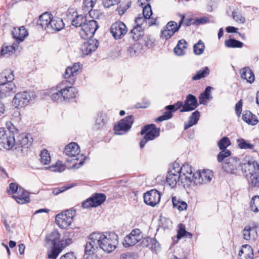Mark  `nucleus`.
Instances as JSON below:
<instances>
[{
    "instance_id": "1",
    "label": "nucleus",
    "mask_w": 259,
    "mask_h": 259,
    "mask_svg": "<svg viewBox=\"0 0 259 259\" xmlns=\"http://www.w3.org/2000/svg\"><path fill=\"white\" fill-rule=\"evenodd\" d=\"M118 243V235L113 232L103 234L99 232H94L90 234L87 242L84 253L91 255L94 253L95 251L100 247L104 252L110 253L114 251Z\"/></svg>"
},
{
    "instance_id": "2",
    "label": "nucleus",
    "mask_w": 259,
    "mask_h": 259,
    "mask_svg": "<svg viewBox=\"0 0 259 259\" xmlns=\"http://www.w3.org/2000/svg\"><path fill=\"white\" fill-rule=\"evenodd\" d=\"M80 147H65L64 153L70 157L67 159L66 163L58 161L55 165L51 166L49 168L53 171L61 172L65 167L68 169H77L84 163V157L80 154Z\"/></svg>"
},
{
    "instance_id": "3",
    "label": "nucleus",
    "mask_w": 259,
    "mask_h": 259,
    "mask_svg": "<svg viewBox=\"0 0 259 259\" xmlns=\"http://www.w3.org/2000/svg\"><path fill=\"white\" fill-rule=\"evenodd\" d=\"M45 239L48 246L47 254L50 259H56L63 249L71 242L70 239H61V235L57 230L48 234Z\"/></svg>"
},
{
    "instance_id": "4",
    "label": "nucleus",
    "mask_w": 259,
    "mask_h": 259,
    "mask_svg": "<svg viewBox=\"0 0 259 259\" xmlns=\"http://www.w3.org/2000/svg\"><path fill=\"white\" fill-rule=\"evenodd\" d=\"M37 24L49 32L59 31L64 27L62 19L58 17L54 18L49 12L43 13L39 16Z\"/></svg>"
},
{
    "instance_id": "5",
    "label": "nucleus",
    "mask_w": 259,
    "mask_h": 259,
    "mask_svg": "<svg viewBox=\"0 0 259 259\" xmlns=\"http://www.w3.org/2000/svg\"><path fill=\"white\" fill-rule=\"evenodd\" d=\"M160 129L157 127L154 124H149L144 126L141 131V134L144 135V137L139 143L140 146H145L148 141L153 140L160 135Z\"/></svg>"
},
{
    "instance_id": "6",
    "label": "nucleus",
    "mask_w": 259,
    "mask_h": 259,
    "mask_svg": "<svg viewBox=\"0 0 259 259\" xmlns=\"http://www.w3.org/2000/svg\"><path fill=\"white\" fill-rule=\"evenodd\" d=\"M75 213V211L71 209L62 211L56 216V223L60 228L66 229L71 224Z\"/></svg>"
},
{
    "instance_id": "7",
    "label": "nucleus",
    "mask_w": 259,
    "mask_h": 259,
    "mask_svg": "<svg viewBox=\"0 0 259 259\" xmlns=\"http://www.w3.org/2000/svg\"><path fill=\"white\" fill-rule=\"evenodd\" d=\"M134 120L133 115H128L120 120L114 126L115 134L122 135L126 134L131 129Z\"/></svg>"
},
{
    "instance_id": "8",
    "label": "nucleus",
    "mask_w": 259,
    "mask_h": 259,
    "mask_svg": "<svg viewBox=\"0 0 259 259\" xmlns=\"http://www.w3.org/2000/svg\"><path fill=\"white\" fill-rule=\"evenodd\" d=\"M241 161L237 157H229L222 163V168L228 174L240 175Z\"/></svg>"
},
{
    "instance_id": "9",
    "label": "nucleus",
    "mask_w": 259,
    "mask_h": 259,
    "mask_svg": "<svg viewBox=\"0 0 259 259\" xmlns=\"http://www.w3.org/2000/svg\"><path fill=\"white\" fill-rule=\"evenodd\" d=\"M177 168L178 169L176 170V168L174 167L173 170L178 172L180 176L181 183L188 184L189 183L193 182L195 174L192 173V167L190 164L185 163L180 169L179 167Z\"/></svg>"
},
{
    "instance_id": "10",
    "label": "nucleus",
    "mask_w": 259,
    "mask_h": 259,
    "mask_svg": "<svg viewBox=\"0 0 259 259\" xmlns=\"http://www.w3.org/2000/svg\"><path fill=\"white\" fill-rule=\"evenodd\" d=\"M259 171V164L252 159L245 158L241 161L240 175H246L248 176L250 174Z\"/></svg>"
},
{
    "instance_id": "11",
    "label": "nucleus",
    "mask_w": 259,
    "mask_h": 259,
    "mask_svg": "<svg viewBox=\"0 0 259 259\" xmlns=\"http://www.w3.org/2000/svg\"><path fill=\"white\" fill-rule=\"evenodd\" d=\"M99 26L96 21L92 19L88 20L83 25L82 28H81L79 34L81 37L84 39H88L91 38L98 28Z\"/></svg>"
},
{
    "instance_id": "12",
    "label": "nucleus",
    "mask_w": 259,
    "mask_h": 259,
    "mask_svg": "<svg viewBox=\"0 0 259 259\" xmlns=\"http://www.w3.org/2000/svg\"><path fill=\"white\" fill-rule=\"evenodd\" d=\"M33 94V93L26 91L17 93L13 100L15 107L20 108L28 105L32 99Z\"/></svg>"
},
{
    "instance_id": "13",
    "label": "nucleus",
    "mask_w": 259,
    "mask_h": 259,
    "mask_svg": "<svg viewBox=\"0 0 259 259\" xmlns=\"http://www.w3.org/2000/svg\"><path fill=\"white\" fill-rule=\"evenodd\" d=\"M184 106L183 102L182 101H179L173 105H167L165 107V111L163 114L161 116H159L155 119L156 122H161L164 120H168L171 118L172 116V112H175L178 110H180Z\"/></svg>"
},
{
    "instance_id": "14",
    "label": "nucleus",
    "mask_w": 259,
    "mask_h": 259,
    "mask_svg": "<svg viewBox=\"0 0 259 259\" xmlns=\"http://www.w3.org/2000/svg\"><path fill=\"white\" fill-rule=\"evenodd\" d=\"M110 32L115 39L122 38L127 32V28L121 21L113 23L110 27Z\"/></svg>"
},
{
    "instance_id": "15",
    "label": "nucleus",
    "mask_w": 259,
    "mask_h": 259,
    "mask_svg": "<svg viewBox=\"0 0 259 259\" xmlns=\"http://www.w3.org/2000/svg\"><path fill=\"white\" fill-rule=\"evenodd\" d=\"M143 234L139 229H133L130 234L124 237L123 245L125 247L133 246L143 238Z\"/></svg>"
},
{
    "instance_id": "16",
    "label": "nucleus",
    "mask_w": 259,
    "mask_h": 259,
    "mask_svg": "<svg viewBox=\"0 0 259 259\" xmlns=\"http://www.w3.org/2000/svg\"><path fill=\"white\" fill-rule=\"evenodd\" d=\"M160 198L161 195L160 193L155 189L147 192L144 195L145 203L153 207L159 203Z\"/></svg>"
},
{
    "instance_id": "17",
    "label": "nucleus",
    "mask_w": 259,
    "mask_h": 259,
    "mask_svg": "<svg viewBox=\"0 0 259 259\" xmlns=\"http://www.w3.org/2000/svg\"><path fill=\"white\" fill-rule=\"evenodd\" d=\"M69 80L64 79L61 82L63 87L62 93L64 101L74 98L78 94L76 89L71 87V85L69 83Z\"/></svg>"
},
{
    "instance_id": "18",
    "label": "nucleus",
    "mask_w": 259,
    "mask_h": 259,
    "mask_svg": "<svg viewBox=\"0 0 259 259\" xmlns=\"http://www.w3.org/2000/svg\"><path fill=\"white\" fill-rule=\"evenodd\" d=\"M193 182L196 185H200L206 183L211 180L213 176L212 172L210 170L204 169L195 173Z\"/></svg>"
},
{
    "instance_id": "19",
    "label": "nucleus",
    "mask_w": 259,
    "mask_h": 259,
    "mask_svg": "<svg viewBox=\"0 0 259 259\" xmlns=\"http://www.w3.org/2000/svg\"><path fill=\"white\" fill-rule=\"evenodd\" d=\"M15 138L12 131H6L0 127V144L7 146H14Z\"/></svg>"
},
{
    "instance_id": "20",
    "label": "nucleus",
    "mask_w": 259,
    "mask_h": 259,
    "mask_svg": "<svg viewBox=\"0 0 259 259\" xmlns=\"http://www.w3.org/2000/svg\"><path fill=\"white\" fill-rule=\"evenodd\" d=\"M184 106L180 110V112H189L195 110L198 104L196 97L192 94L187 96L183 103Z\"/></svg>"
},
{
    "instance_id": "21",
    "label": "nucleus",
    "mask_w": 259,
    "mask_h": 259,
    "mask_svg": "<svg viewBox=\"0 0 259 259\" xmlns=\"http://www.w3.org/2000/svg\"><path fill=\"white\" fill-rule=\"evenodd\" d=\"M16 87L12 81H6L0 84V99L16 92Z\"/></svg>"
},
{
    "instance_id": "22",
    "label": "nucleus",
    "mask_w": 259,
    "mask_h": 259,
    "mask_svg": "<svg viewBox=\"0 0 259 259\" xmlns=\"http://www.w3.org/2000/svg\"><path fill=\"white\" fill-rule=\"evenodd\" d=\"M80 68L79 63H75L72 67H68L63 76L65 79L69 80V83L72 85L75 82V76Z\"/></svg>"
},
{
    "instance_id": "23",
    "label": "nucleus",
    "mask_w": 259,
    "mask_h": 259,
    "mask_svg": "<svg viewBox=\"0 0 259 259\" xmlns=\"http://www.w3.org/2000/svg\"><path fill=\"white\" fill-rule=\"evenodd\" d=\"M99 41L97 39H90L84 41L81 46L80 49L82 54L88 55L95 52L98 47Z\"/></svg>"
},
{
    "instance_id": "24",
    "label": "nucleus",
    "mask_w": 259,
    "mask_h": 259,
    "mask_svg": "<svg viewBox=\"0 0 259 259\" xmlns=\"http://www.w3.org/2000/svg\"><path fill=\"white\" fill-rule=\"evenodd\" d=\"M13 37L18 44L22 42L24 38L28 36V33L24 26L14 27L12 31Z\"/></svg>"
},
{
    "instance_id": "25",
    "label": "nucleus",
    "mask_w": 259,
    "mask_h": 259,
    "mask_svg": "<svg viewBox=\"0 0 259 259\" xmlns=\"http://www.w3.org/2000/svg\"><path fill=\"white\" fill-rule=\"evenodd\" d=\"M32 138L31 135L23 133L17 136L15 139V144L17 146H30L32 144Z\"/></svg>"
},
{
    "instance_id": "26",
    "label": "nucleus",
    "mask_w": 259,
    "mask_h": 259,
    "mask_svg": "<svg viewBox=\"0 0 259 259\" xmlns=\"http://www.w3.org/2000/svg\"><path fill=\"white\" fill-rule=\"evenodd\" d=\"M13 197L19 204H24L30 201L28 192L24 189L20 187L19 189L18 193H16L15 195H13Z\"/></svg>"
},
{
    "instance_id": "27",
    "label": "nucleus",
    "mask_w": 259,
    "mask_h": 259,
    "mask_svg": "<svg viewBox=\"0 0 259 259\" xmlns=\"http://www.w3.org/2000/svg\"><path fill=\"white\" fill-rule=\"evenodd\" d=\"M108 120V118L106 114L103 113L98 114L94 124L95 128L97 130L103 129L106 126Z\"/></svg>"
},
{
    "instance_id": "28",
    "label": "nucleus",
    "mask_w": 259,
    "mask_h": 259,
    "mask_svg": "<svg viewBox=\"0 0 259 259\" xmlns=\"http://www.w3.org/2000/svg\"><path fill=\"white\" fill-rule=\"evenodd\" d=\"M240 76L242 79L246 80L247 82L251 83L254 81V75L249 67H245L240 70Z\"/></svg>"
},
{
    "instance_id": "29",
    "label": "nucleus",
    "mask_w": 259,
    "mask_h": 259,
    "mask_svg": "<svg viewBox=\"0 0 259 259\" xmlns=\"http://www.w3.org/2000/svg\"><path fill=\"white\" fill-rule=\"evenodd\" d=\"M242 119L248 124L252 125H256L258 122L257 117L248 110H245L243 112Z\"/></svg>"
},
{
    "instance_id": "30",
    "label": "nucleus",
    "mask_w": 259,
    "mask_h": 259,
    "mask_svg": "<svg viewBox=\"0 0 259 259\" xmlns=\"http://www.w3.org/2000/svg\"><path fill=\"white\" fill-rule=\"evenodd\" d=\"M181 181L180 176L178 172L172 170L168 172L166 176V182L172 188L175 187L177 183Z\"/></svg>"
},
{
    "instance_id": "31",
    "label": "nucleus",
    "mask_w": 259,
    "mask_h": 259,
    "mask_svg": "<svg viewBox=\"0 0 259 259\" xmlns=\"http://www.w3.org/2000/svg\"><path fill=\"white\" fill-rule=\"evenodd\" d=\"M200 116V113L198 110H196L192 113L191 116L189 118L188 123H185L184 124V130H186L195 125L197 123Z\"/></svg>"
},
{
    "instance_id": "32",
    "label": "nucleus",
    "mask_w": 259,
    "mask_h": 259,
    "mask_svg": "<svg viewBox=\"0 0 259 259\" xmlns=\"http://www.w3.org/2000/svg\"><path fill=\"white\" fill-rule=\"evenodd\" d=\"M62 84L61 82L56 85L54 92L51 96L52 99L56 102H62L64 101L62 93Z\"/></svg>"
},
{
    "instance_id": "33",
    "label": "nucleus",
    "mask_w": 259,
    "mask_h": 259,
    "mask_svg": "<svg viewBox=\"0 0 259 259\" xmlns=\"http://www.w3.org/2000/svg\"><path fill=\"white\" fill-rule=\"evenodd\" d=\"M187 48V41L185 39H182L178 41L177 45L174 49V51L177 56H183L185 54V50Z\"/></svg>"
},
{
    "instance_id": "34",
    "label": "nucleus",
    "mask_w": 259,
    "mask_h": 259,
    "mask_svg": "<svg viewBox=\"0 0 259 259\" xmlns=\"http://www.w3.org/2000/svg\"><path fill=\"white\" fill-rule=\"evenodd\" d=\"M142 50V45L139 42H135L130 46L127 51L130 56H136L141 53Z\"/></svg>"
},
{
    "instance_id": "35",
    "label": "nucleus",
    "mask_w": 259,
    "mask_h": 259,
    "mask_svg": "<svg viewBox=\"0 0 259 259\" xmlns=\"http://www.w3.org/2000/svg\"><path fill=\"white\" fill-rule=\"evenodd\" d=\"M249 185L252 188L259 187V170L250 174L248 178Z\"/></svg>"
},
{
    "instance_id": "36",
    "label": "nucleus",
    "mask_w": 259,
    "mask_h": 259,
    "mask_svg": "<svg viewBox=\"0 0 259 259\" xmlns=\"http://www.w3.org/2000/svg\"><path fill=\"white\" fill-rule=\"evenodd\" d=\"M130 36L135 40H138L144 34V30L142 27H135L129 33Z\"/></svg>"
},
{
    "instance_id": "37",
    "label": "nucleus",
    "mask_w": 259,
    "mask_h": 259,
    "mask_svg": "<svg viewBox=\"0 0 259 259\" xmlns=\"http://www.w3.org/2000/svg\"><path fill=\"white\" fill-rule=\"evenodd\" d=\"M94 204V206H98L103 203L106 200V196L102 193H96L91 197Z\"/></svg>"
},
{
    "instance_id": "38",
    "label": "nucleus",
    "mask_w": 259,
    "mask_h": 259,
    "mask_svg": "<svg viewBox=\"0 0 259 259\" xmlns=\"http://www.w3.org/2000/svg\"><path fill=\"white\" fill-rule=\"evenodd\" d=\"M219 147L221 151L218 154L217 159L219 162H222L225 159V158H228L227 157L231 155V152L230 150L227 149L228 147Z\"/></svg>"
},
{
    "instance_id": "39",
    "label": "nucleus",
    "mask_w": 259,
    "mask_h": 259,
    "mask_svg": "<svg viewBox=\"0 0 259 259\" xmlns=\"http://www.w3.org/2000/svg\"><path fill=\"white\" fill-rule=\"evenodd\" d=\"M97 0H83V5L82 7V10L84 12H88L90 16L93 12L92 8L94 6Z\"/></svg>"
},
{
    "instance_id": "40",
    "label": "nucleus",
    "mask_w": 259,
    "mask_h": 259,
    "mask_svg": "<svg viewBox=\"0 0 259 259\" xmlns=\"http://www.w3.org/2000/svg\"><path fill=\"white\" fill-rule=\"evenodd\" d=\"M87 17L82 15L76 16L72 20L71 24L76 27H80L82 28L83 25L87 21Z\"/></svg>"
},
{
    "instance_id": "41",
    "label": "nucleus",
    "mask_w": 259,
    "mask_h": 259,
    "mask_svg": "<svg viewBox=\"0 0 259 259\" xmlns=\"http://www.w3.org/2000/svg\"><path fill=\"white\" fill-rule=\"evenodd\" d=\"M173 207L178 209L179 211H183L187 209V204L183 201L177 199L176 197L172 198Z\"/></svg>"
},
{
    "instance_id": "42",
    "label": "nucleus",
    "mask_w": 259,
    "mask_h": 259,
    "mask_svg": "<svg viewBox=\"0 0 259 259\" xmlns=\"http://www.w3.org/2000/svg\"><path fill=\"white\" fill-rule=\"evenodd\" d=\"M210 70L207 67H205L198 71L192 77V79L197 80L201 78L205 77L209 73Z\"/></svg>"
},
{
    "instance_id": "43",
    "label": "nucleus",
    "mask_w": 259,
    "mask_h": 259,
    "mask_svg": "<svg viewBox=\"0 0 259 259\" xmlns=\"http://www.w3.org/2000/svg\"><path fill=\"white\" fill-rule=\"evenodd\" d=\"M225 45L228 48H241L243 46V44L242 42L235 39H229L225 40Z\"/></svg>"
},
{
    "instance_id": "44",
    "label": "nucleus",
    "mask_w": 259,
    "mask_h": 259,
    "mask_svg": "<svg viewBox=\"0 0 259 259\" xmlns=\"http://www.w3.org/2000/svg\"><path fill=\"white\" fill-rule=\"evenodd\" d=\"M18 44L17 42L11 46H3L1 51V55H4L8 53L14 52L18 48Z\"/></svg>"
},
{
    "instance_id": "45",
    "label": "nucleus",
    "mask_w": 259,
    "mask_h": 259,
    "mask_svg": "<svg viewBox=\"0 0 259 259\" xmlns=\"http://www.w3.org/2000/svg\"><path fill=\"white\" fill-rule=\"evenodd\" d=\"M40 161L44 164H48L51 161L50 154L46 149L42 150L40 154Z\"/></svg>"
},
{
    "instance_id": "46",
    "label": "nucleus",
    "mask_w": 259,
    "mask_h": 259,
    "mask_svg": "<svg viewBox=\"0 0 259 259\" xmlns=\"http://www.w3.org/2000/svg\"><path fill=\"white\" fill-rule=\"evenodd\" d=\"M211 89V87H207L203 93L201 94L199 97L200 104H204V99L210 100L212 98L210 92Z\"/></svg>"
},
{
    "instance_id": "47",
    "label": "nucleus",
    "mask_w": 259,
    "mask_h": 259,
    "mask_svg": "<svg viewBox=\"0 0 259 259\" xmlns=\"http://www.w3.org/2000/svg\"><path fill=\"white\" fill-rule=\"evenodd\" d=\"M172 30L169 29V28L166 29V27L164 26L163 29L161 31L160 33V37L162 38H164L165 39H168L170 38L176 32L177 30Z\"/></svg>"
},
{
    "instance_id": "48",
    "label": "nucleus",
    "mask_w": 259,
    "mask_h": 259,
    "mask_svg": "<svg viewBox=\"0 0 259 259\" xmlns=\"http://www.w3.org/2000/svg\"><path fill=\"white\" fill-rule=\"evenodd\" d=\"M204 48L205 46L204 43L201 40H199L198 42L193 46L194 53L197 55H201L203 53Z\"/></svg>"
},
{
    "instance_id": "49",
    "label": "nucleus",
    "mask_w": 259,
    "mask_h": 259,
    "mask_svg": "<svg viewBox=\"0 0 259 259\" xmlns=\"http://www.w3.org/2000/svg\"><path fill=\"white\" fill-rule=\"evenodd\" d=\"M250 208L254 212L259 211V196H254L251 199L250 202Z\"/></svg>"
},
{
    "instance_id": "50",
    "label": "nucleus",
    "mask_w": 259,
    "mask_h": 259,
    "mask_svg": "<svg viewBox=\"0 0 259 259\" xmlns=\"http://www.w3.org/2000/svg\"><path fill=\"white\" fill-rule=\"evenodd\" d=\"M252 231V230L250 226H246L242 231L243 238L246 240L251 239L252 236L253 237V235H252V236L251 235V232Z\"/></svg>"
},
{
    "instance_id": "51",
    "label": "nucleus",
    "mask_w": 259,
    "mask_h": 259,
    "mask_svg": "<svg viewBox=\"0 0 259 259\" xmlns=\"http://www.w3.org/2000/svg\"><path fill=\"white\" fill-rule=\"evenodd\" d=\"M239 253L245 254L246 255H249L251 256L252 254H253L252 247L247 244L243 245L242 249L239 251Z\"/></svg>"
},
{
    "instance_id": "52",
    "label": "nucleus",
    "mask_w": 259,
    "mask_h": 259,
    "mask_svg": "<svg viewBox=\"0 0 259 259\" xmlns=\"http://www.w3.org/2000/svg\"><path fill=\"white\" fill-rule=\"evenodd\" d=\"M147 19L148 18L145 17L142 14H139L135 20V24H136L135 27H142L144 22L146 21Z\"/></svg>"
},
{
    "instance_id": "53",
    "label": "nucleus",
    "mask_w": 259,
    "mask_h": 259,
    "mask_svg": "<svg viewBox=\"0 0 259 259\" xmlns=\"http://www.w3.org/2000/svg\"><path fill=\"white\" fill-rule=\"evenodd\" d=\"M142 14L148 19L150 18V17L152 14V11L150 4H147L145 6L143 9V13Z\"/></svg>"
},
{
    "instance_id": "54",
    "label": "nucleus",
    "mask_w": 259,
    "mask_h": 259,
    "mask_svg": "<svg viewBox=\"0 0 259 259\" xmlns=\"http://www.w3.org/2000/svg\"><path fill=\"white\" fill-rule=\"evenodd\" d=\"M232 17L233 19L236 22L240 23H243L245 22V19L242 16L240 13L236 12H232Z\"/></svg>"
},
{
    "instance_id": "55",
    "label": "nucleus",
    "mask_w": 259,
    "mask_h": 259,
    "mask_svg": "<svg viewBox=\"0 0 259 259\" xmlns=\"http://www.w3.org/2000/svg\"><path fill=\"white\" fill-rule=\"evenodd\" d=\"M187 231L185 230V226L182 224L179 225V230L178 231L177 238L178 239H181L183 237H185Z\"/></svg>"
},
{
    "instance_id": "56",
    "label": "nucleus",
    "mask_w": 259,
    "mask_h": 259,
    "mask_svg": "<svg viewBox=\"0 0 259 259\" xmlns=\"http://www.w3.org/2000/svg\"><path fill=\"white\" fill-rule=\"evenodd\" d=\"M3 75L5 76L6 81H12L14 79V75L13 71L9 72L8 71L5 70L3 72Z\"/></svg>"
},
{
    "instance_id": "57",
    "label": "nucleus",
    "mask_w": 259,
    "mask_h": 259,
    "mask_svg": "<svg viewBox=\"0 0 259 259\" xmlns=\"http://www.w3.org/2000/svg\"><path fill=\"white\" fill-rule=\"evenodd\" d=\"M209 22V19L206 17L195 18V25L204 24Z\"/></svg>"
},
{
    "instance_id": "58",
    "label": "nucleus",
    "mask_w": 259,
    "mask_h": 259,
    "mask_svg": "<svg viewBox=\"0 0 259 259\" xmlns=\"http://www.w3.org/2000/svg\"><path fill=\"white\" fill-rule=\"evenodd\" d=\"M231 144L229 138L224 137L218 142V146H230Z\"/></svg>"
},
{
    "instance_id": "59",
    "label": "nucleus",
    "mask_w": 259,
    "mask_h": 259,
    "mask_svg": "<svg viewBox=\"0 0 259 259\" xmlns=\"http://www.w3.org/2000/svg\"><path fill=\"white\" fill-rule=\"evenodd\" d=\"M242 101L240 100L235 105V113L238 116H240L242 112Z\"/></svg>"
},
{
    "instance_id": "60",
    "label": "nucleus",
    "mask_w": 259,
    "mask_h": 259,
    "mask_svg": "<svg viewBox=\"0 0 259 259\" xmlns=\"http://www.w3.org/2000/svg\"><path fill=\"white\" fill-rule=\"evenodd\" d=\"M119 2V0H103L102 3L105 8H109L112 6L116 5Z\"/></svg>"
},
{
    "instance_id": "61",
    "label": "nucleus",
    "mask_w": 259,
    "mask_h": 259,
    "mask_svg": "<svg viewBox=\"0 0 259 259\" xmlns=\"http://www.w3.org/2000/svg\"><path fill=\"white\" fill-rule=\"evenodd\" d=\"M82 206L84 208H89L91 207H95L93 200L91 199V197L87 199L82 203Z\"/></svg>"
},
{
    "instance_id": "62",
    "label": "nucleus",
    "mask_w": 259,
    "mask_h": 259,
    "mask_svg": "<svg viewBox=\"0 0 259 259\" xmlns=\"http://www.w3.org/2000/svg\"><path fill=\"white\" fill-rule=\"evenodd\" d=\"M19 189V188L17 184L12 183L9 185V190H8V192L11 193L12 194H16V193H18Z\"/></svg>"
},
{
    "instance_id": "63",
    "label": "nucleus",
    "mask_w": 259,
    "mask_h": 259,
    "mask_svg": "<svg viewBox=\"0 0 259 259\" xmlns=\"http://www.w3.org/2000/svg\"><path fill=\"white\" fill-rule=\"evenodd\" d=\"M131 2H128L127 4L123 6H120L118 9V13L119 15H122L124 12L130 7Z\"/></svg>"
},
{
    "instance_id": "64",
    "label": "nucleus",
    "mask_w": 259,
    "mask_h": 259,
    "mask_svg": "<svg viewBox=\"0 0 259 259\" xmlns=\"http://www.w3.org/2000/svg\"><path fill=\"white\" fill-rule=\"evenodd\" d=\"M120 259H135V255L131 252L124 253L121 254Z\"/></svg>"
}]
</instances>
